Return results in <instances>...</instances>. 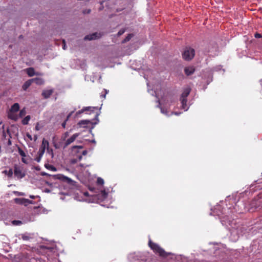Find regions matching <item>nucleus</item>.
<instances>
[{"instance_id": "obj_1", "label": "nucleus", "mask_w": 262, "mask_h": 262, "mask_svg": "<svg viewBox=\"0 0 262 262\" xmlns=\"http://www.w3.org/2000/svg\"><path fill=\"white\" fill-rule=\"evenodd\" d=\"M148 246L156 254H159V256L166 257L168 255V254L163 249L161 248L157 244L152 242L150 239L148 242Z\"/></svg>"}, {"instance_id": "obj_2", "label": "nucleus", "mask_w": 262, "mask_h": 262, "mask_svg": "<svg viewBox=\"0 0 262 262\" xmlns=\"http://www.w3.org/2000/svg\"><path fill=\"white\" fill-rule=\"evenodd\" d=\"M52 177L54 179L59 180L63 182L67 183L73 187H77V183L75 181L62 174H54L52 176Z\"/></svg>"}, {"instance_id": "obj_3", "label": "nucleus", "mask_w": 262, "mask_h": 262, "mask_svg": "<svg viewBox=\"0 0 262 262\" xmlns=\"http://www.w3.org/2000/svg\"><path fill=\"white\" fill-rule=\"evenodd\" d=\"M195 55V51L193 48L186 47L182 53L183 58L187 61L191 60Z\"/></svg>"}, {"instance_id": "obj_4", "label": "nucleus", "mask_w": 262, "mask_h": 262, "mask_svg": "<svg viewBox=\"0 0 262 262\" xmlns=\"http://www.w3.org/2000/svg\"><path fill=\"white\" fill-rule=\"evenodd\" d=\"M14 174L18 179H21L25 176V173L23 171L21 168L17 165L14 166Z\"/></svg>"}, {"instance_id": "obj_5", "label": "nucleus", "mask_w": 262, "mask_h": 262, "mask_svg": "<svg viewBox=\"0 0 262 262\" xmlns=\"http://www.w3.org/2000/svg\"><path fill=\"white\" fill-rule=\"evenodd\" d=\"M14 200L15 203L17 204L24 205L26 206L29 204H33L32 201L25 198H15Z\"/></svg>"}, {"instance_id": "obj_6", "label": "nucleus", "mask_w": 262, "mask_h": 262, "mask_svg": "<svg viewBox=\"0 0 262 262\" xmlns=\"http://www.w3.org/2000/svg\"><path fill=\"white\" fill-rule=\"evenodd\" d=\"M79 134L78 133H75L74 135H73L70 138L68 139L67 140H64V143L63 145V148H66L69 145L72 144L75 140L79 136Z\"/></svg>"}, {"instance_id": "obj_7", "label": "nucleus", "mask_w": 262, "mask_h": 262, "mask_svg": "<svg viewBox=\"0 0 262 262\" xmlns=\"http://www.w3.org/2000/svg\"><path fill=\"white\" fill-rule=\"evenodd\" d=\"M102 35L100 33L95 32L92 33V34L86 35L84 37V39L89 40L96 39L99 38Z\"/></svg>"}, {"instance_id": "obj_8", "label": "nucleus", "mask_w": 262, "mask_h": 262, "mask_svg": "<svg viewBox=\"0 0 262 262\" xmlns=\"http://www.w3.org/2000/svg\"><path fill=\"white\" fill-rule=\"evenodd\" d=\"M195 68L193 66L187 67L184 69V72L187 76H190L195 72Z\"/></svg>"}, {"instance_id": "obj_9", "label": "nucleus", "mask_w": 262, "mask_h": 262, "mask_svg": "<svg viewBox=\"0 0 262 262\" xmlns=\"http://www.w3.org/2000/svg\"><path fill=\"white\" fill-rule=\"evenodd\" d=\"M53 92V91L52 90H45L42 92V96L44 98L47 99L51 96Z\"/></svg>"}, {"instance_id": "obj_10", "label": "nucleus", "mask_w": 262, "mask_h": 262, "mask_svg": "<svg viewBox=\"0 0 262 262\" xmlns=\"http://www.w3.org/2000/svg\"><path fill=\"white\" fill-rule=\"evenodd\" d=\"M96 109V107H86L82 109L81 110L79 111L78 112L76 113L77 114H80L81 113H83L85 111H90L93 112L94 111V110Z\"/></svg>"}, {"instance_id": "obj_11", "label": "nucleus", "mask_w": 262, "mask_h": 262, "mask_svg": "<svg viewBox=\"0 0 262 262\" xmlns=\"http://www.w3.org/2000/svg\"><path fill=\"white\" fill-rule=\"evenodd\" d=\"M8 117L9 119L14 121H16L17 119V115L15 114V113L13 112H11L10 110L8 113Z\"/></svg>"}, {"instance_id": "obj_12", "label": "nucleus", "mask_w": 262, "mask_h": 262, "mask_svg": "<svg viewBox=\"0 0 262 262\" xmlns=\"http://www.w3.org/2000/svg\"><path fill=\"white\" fill-rule=\"evenodd\" d=\"M190 92V89L189 88L185 89L181 95V98L187 99V97L189 95Z\"/></svg>"}, {"instance_id": "obj_13", "label": "nucleus", "mask_w": 262, "mask_h": 262, "mask_svg": "<svg viewBox=\"0 0 262 262\" xmlns=\"http://www.w3.org/2000/svg\"><path fill=\"white\" fill-rule=\"evenodd\" d=\"M180 100L181 101L182 108L184 109L185 111H187L188 108V107L187 106V99L180 98Z\"/></svg>"}, {"instance_id": "obj_14", "label": "nucleus", "mask_w": 262, "mask_h": 262, "mask_svg": "<svg viewBox=\"0 0 262 262\" xmlns=\"http://www.w3.org/2000/svg\"><path fill=\"white\" fill-rule=\"evenodd\" d=\"M19 105L18 103H15L13 105H12L10 109V111L11 112H13L16 113L19 111Z\"/></svg>"}, {"instance_id": "obj_15", "label": "nucleus", "mask_w": 262, "mask_h": 262, "mask_svg": "<svg viewBox=\"0 0 262 262\" xmlns=\"http://www.w3.org/2000/svg\"><path fill=\"white\" fill-rule=\"evenodd\" d=\"M33 79H30L26 81L23 85V89L24 91H26L27 89L31 85Z\"/></svg>"}, {"instance_id": "obj_16", "label": "nucleus", "mask_w": 262, "mask_h": 262, "mask_svg": "<svg viewBox=\"0 0 262 262\" xmlns=\"http://www.w3.org/2000/svg\"><path fill=\"white\" fill-rule=\"evenodd\" d=\"M49 142L47 140L43 139L42 140L40 148L42 149L43 150H46V148L49 147Z\"/></svg>"}, {"instance_id": "obj_17", "label": "nucleus", "mask_w": 262, "mask_h": 262, "mask_svg": "<svg viewBox=\"0 0 262 262\" xmlns=\"http://www.w3.org/2000/svg\"><path fill=\"white\" fill-rule=\"evenodd\" d=\"M27 73L30 77H32L35 75L34 70L33 68H29L27 69Z\"/></svg>"}, {"instance_id": "obj_18", "label": "nucleus", "mask_w": 262, "mask_h": 262, "mask_svg": "<svg viewBox=\"0 0 262 262\" xmlns=\"http://www.w3.org/2000/svg\"><path fill=\"white\" fill-rule=\"evenodd\" d=\"M3 173L7 175L9 178H12L13 173V169L10 168L9 170H5L3 171Z\"/></svg>"}, {"instance_id": "obj_19", "label": "nucleus", "mask_w": 262, "mask_h": 262, "mask_svg": "<svg viewBox=\"0 0 262 262\" xmlns=\"http://www.w3.org/2000/svg\"><path fill=\"white\" fill-rule=\"evenodd\" d=\"M45 166L47 169H48L49 170H51L53 171H55L57 170L56 168L55 167H54L53 165H50L48 164H46L45 165Z\"/></svg>"}, {"instance_id": "obj_20", "label": "nucleus", "mask_w": 262, "mask_h": 262, "mask_svg": "<svg viewBox=\"0 0 262 262\" xmlns=\"http://www.w3.org/2000/svg\"><path fill=\"white\" fill-rule=\"evenodd\" d=\"M30 116L29 115L25 117L22 120L21 123L23 125H27L28 124L29 120H30Z\"/></svg>"}, {"instance_id": "obj_21", "label": "nucleus", "mask_w": 262, "mask_h": 262, "mask_svg": "<svg viewBox=\"0 0 262 262\" xmlns=\"http://www.w3.org/2000/svg\"><path fill=\"white\" fill-rule=\"evenodd\" d=\"M133 36V34H128L127 36L122 41V43H124L129 41Z\"/></svg>"}, {"instance_id": "obj_22", "label": "nucleus", "mask_w": 262, "mask_h": 262, "mask_svg": "<svg viewBox=\"0 0 262 262\" xmlns=\"http://www.w3.org/2000/svg\"><path fill=\"white\" fill-rule=\"evenodd\" d=\"M33 81H35V83L37 84L41 85L43 83V81L41 78H35L33 79Z\"/></svg>"}, {"instance_id": "obj_23", "label": "nucleus", "mask_w": 262, "mask_h": 262, "mask_svg": "<svg viewBox=\"0 0 262 262\" xmlns=\"http://www.w3.org/2000/svg\"><path fill=\"white\" fill-rule=\"evenodd\" d=\"M73 113V112H71L67 117L66 119L64 121V122L62 123L61 126L63 128H65L66 126V122L69 120L70 117L71 116L72 114Z\"/></svg>"}, {"instance_id": "obj_24", "label": "nucleus", "mask_w": 262, "mask_h": 262, "mask_svg": "<svg viewBox=\"0 0 262 262\" xmlns=\"http://www.w3.org/2000/svg\"><path fill=\"white\" fill-rule=\"evenodd\" d=\"M89 123H90V121L89 120H81L79 122L78 124L80 125H88Z\"/></svg>"}, {"instance_id": "obj_25", "label": "nucleus", "mask_w": 262, "mask_h": 262, "mask_svg": "<svg viewBox=\"0 0 262 262\" xmlns=\"http://www.w3.org/2000/svg\"><path fill=\"white\" fill-rule=\"evenodd\" d=\"M82 148H83L82 146H81V145H79V146L76 145V146H73L72 147V151H73V152H78V151H75V150L77 149H82Z\"/></svg>"}, {"instance_id": "obj_26", "label": "nucleus", "mask_w": 262, "mask_h": 262, "mask_svg": "<svg viewBox=\"0 0 262 262\" xmlns=\"http://www.w3.org/2000/svg\"><path fill=\"white\" fill-rule=\"evenodd\" d=\"M88 154V151L84 150L82 151V154L78 156V159L79 161H80L82 158V156H85Z\"/></svg>"}, {"instance_id": "obj_27", "label": "nucleus", "mask_w": 262, "mask_h": 262, "mask_svg": "<svg viewBox=\"0 0 262 262\" xmlns=\"http://www.w3.org/2000/svg\"><path fill=\"white\" fill-rule=\"evenodd\" d=\"M26 112L25 108L22 109L20 110L19 115L20 117H23L26 115Z\"/></svg>"}, {"instance_id": "obj_28", "label": "nucleus", "mask_w": 262, "mask_h": 262, "mask_svg": "<svg viewBox=\"0 0 262 262\" xmlns=\"http://www.w3.org/2000/svg\"><path fill=\"white\" fill-rule=\"evenodd\" d=\"M160 109H161V113L162 114H165V115H167V116L168 115V111L166 109H165L163 107H161Z\"/></svg>"}, {"instance_id": "obj_29", "label": "nucleus", "mask_w": 262, "mask_h": 262, "mask_svg": "<svg viewBox=\"0 0 262 262\" xmlns=\"http://www.w3.org/2000/svg\"><path fill=\"white\" fill-rule=\"evenodd\" d=\"M18 153L23 157L26 156L25 152L20 148H18Z\"/></svg>"}, {"instance_id": "obj_30", "label": "nucleus", "mask_w": 262, "mask_h": 262, "mask_svg": "<svg viewBox=\"0 0 262 262\" xmlns=\"http://www.w3.org/2000/svg\"><path fill=\"white\" fill-rule=\"evenodd\" d=\"M45 150H44V149L43 150L42 149L39 148V151L37 152V155L42 157V156L43 155V154L45 153Z\"/></svg>"}, {"instance_id": "obj_31", "label": "nucleus", "mask_w": 262, "mask_h": 262, "mask_svg": "<svg viewBox=\"0 0 262 262\" xmlns=\"http://www.w3.org/2000/svg\"><path fill=\"white\" fill-rule=\"evenodd\" d=\"M97 183L99 185H103L104 183V181L102 178H98L97 180Z\"/></svg>"}, {"instance_id": "obj_32", "label": "nucleus", "mask_w": 262, "mask_h": 262, "mask_svg": "<svg viewBox=\"0 0 262 262\" xmlns=\"http://www.w3.org/2000/svg\"><path fill=\"white\" fill-rule=\"evenodd\" d=\"M69 132H67L66 133H64L62 136V139L64 141L66 140V138H68V137L69 136Z\"/></svg>"}, {"instance_id": "obj_33", "label": "nucleus", "mask_w": 262, "mask_h": 262, "mask_svg": "<svg viewBox=\"0 0 262 262\" xmlns=\"http://www.w3.org/2000/svg\"><path fill=\"white\" fill-rule=\"evenodd\" d=\"M14 193L18 196H23L25 195V193L24 192H19L17 191H14Z\"/></svg>"}, {"instance_id": "obj_34", "label": "nucleus", "mask_w": 262, "mask_h": 262, "mask_svg": "<svg viewBox=\"0 0 262 262\" xmlns=\"http://www.w3.org/2000/svg\"><path fill=\"white\" fill-rule=\"evenodd\" d=\"M101 195L102 196L103 199H105L107 196V193L104 190L101 191Z\"/></svg>"}, {"instance_id": "obj_35", "label": "nucleus", "mask_w": 262, "mask_h": 262, "mask_svg": "<svg viewBox=\"0 0 262 262\" xmlns=\"http://www.w3.org/2000/svg\"><path fill=\"white\" fill-rule=\"evenodd\" d=\"M125 31V29H121L117 33V35L118 36H120L121 35H122Z\"/></svg>"}, {"instance_id": "obj_36", "label": "nucleus", "mask_w": 262, "mask_h": 262, "mask_svg": "<svg viewBox=\"0 0 262 262\" xmlns=\"http://www.w3.org/2000/svg\"><path fill=\"white\" fill-rule=\"evenodd\" d=\"M47 150L48 152L51 155L52 157H53L54 156V153L53 150L52 149H49V147L47 148Z\"/></svg>"}, {"instance_id": "obj_37", "label": "nucleus", "mask_w": 262, "mask_h": 262, "mask_svg": "<svg viewBox=\"0 0 262 262\" xmlns=\"http://www.w3.org/2000/svg\"><path fill=\"white\" fill-rule=\"evenodd\" d=\"M42 157L40 156H39L38 155V156L35 158V160L37 162H40V160H41V159Z\"/></svg>"}, {"instance_id": "obj_38", "label": "nucleus", "mask_w": 262, "mask_h": 262, "mask_svg": "<svg viewBox=\"0 0 262 262\" xmlns=\"http://www.w3.org/2000/svg\"><path fill=\"white\" fill-rule=\"evenodd\" d=\"M12 223L14 224V225H19L20 224H21V222L20 221H16V220H15V221H13Z\"/></svg>"}, {"instance_id": "obj_39", "label": "nucleus", "mask_w": 262, "mask_h": 262, "mask_svg": "<svg viewBox=\"0 0 262 262\" xmlns=\"http://www.w3.org/2000/svg\"><path fill=\"white\" fill-rule=\"evenodd\" d=\"M254 37L256 38H259L262 37V35L258 33H256L254 34Z\"/></svg>"}, {"instance_id": "obj_40", "label": "nucleus", "mask_w": 262, "mask_h": 262, "mask_svg": "<svg viewBox=\"0 0 262 262\" xmlns=\"http://www.w3.org/2000/svg\"><path fill=\"white\" fill-rule=\"evenodd\" d=\"M40 128L39 127V123H37L36 124V126H35V130L36 131H38L40 130Z\"/></svg>"}, {"instance_id": "obj_41", "label": "nucleus", "mask_w": 262, "mask_h": 262, "mask_svg": "<svg viewBox=\"0 0 262 262\" xmlns=\"http://www.w3.org/2000/svg\"><path fill=\"white\" fill-rule=\"evenodd\" d=\"M26 136L30 140L32 141L33 140L32 136L28 133L26 134Z\"/></svg>"}, {"instance_id": "obj_42", "label": "nucleus", "mask_w": 262, "mask_h": 262, "mask_svg": "<svg viewBox=\"0 0 262 262\" xmlns=\"http://www.w3.org/2000/svg\"><path fill=\"white\" fill-rule=\"evenodd\" d=\"M62 48L63 50L66 49V41L65 40H62Z\"/></svg>"}, {"instance_id": "obj_43", "label": "nucleus", "mask_w": 262, "mask_h": 262, "mask_svg": "<svg viewBox=\"0 0 262 262\" xmlns=\"http://www.w3.org/2000/svg\"><path fill=\"white\" fill-rule=\"evenodd\" d=\"M83 12L84 14L85 13L88 14V13H90L91 12V10L90 9L86 10L83 11Z\"/></svg>"}, {"instance_id": "obj_44", "label": "nucleus", "mask_w": 262, "mask_h": 262, "mask_svg": "<svg viewBox=\"0 0 262 262\" xmlns=\"http://www.w3.org/2000/svg\"><path fill=\"white\" fill-rule=\"evenodd\" d=\"M41 175L43 176H49V174L48 173H46L45 172H42L41 173Z\"/></svg>"}, {"instance_id": "obj_45", "label": "nucleus", "mask_w": 262, "mask_h": 262, "mask_svg": "<svg viewBox=\"0 0 262 262\" xmlns=\"http://www.w3.org/2000/svg\"><path fill=\"white\" fill-rule=\"evenodd\" d=\"M37 197V196L33 195H30L29 198L32 199H34Z\"/></svg>"}, {"instance_id": "obj_46", "label": "nucleus", "mask_w": 262, "mask_h": 262, "mask_svg": "<svg viewBox=\"0 0 262 262\" xmlns=\"http://www.w3.org/2000/svg\"><path fill=\"white\" fill-rule=\"evenodd\" d=\"M21 161L23 163H27L26 160L24 158H22Z\"/></svg>"}, {"instance_id": "obj_47", "label": "nucleus", "mask_w": 262, "mask_h": 262, "mask_svg": "<svg viewBox=\"0 0 262 262\" xmlns=\"http://www.w3.org/2000/svg\"><path fill=\"white\" fill-rule=\"evenodd\" d=\"M37 139V135H34V140L36 141Z\"/></svg>"}, {"instance_id": "obj_48", "label": "nucleus", "mask_w": 262, "mask_h": 262, "mask_svg": "<svg viewBox=\"0 0 262 262\" xmlns=\"http://www.w3.org/2000/svg\"><path fill=\"white\" fill-rule=\"evenodd\" d=\"M104 91H105V94L104 95H103V98H105V95H106V94H107V92H108V91H107L106 90H104Z\"/></svg>"}, {"instance_id": "obj_49", "label": "nucleus", "mask_w": 262, "mask_h": 262, "mask_svg": "<svg viewBox=\"0 0 262 262\" xmlns=\"http://www.w3.org/2000/svg\"><path fill=\"white\" fill-rule=\"evenodd\" d=\"M76 162H77V160H73L72 162H73V163H76Z\"/></svg>"}, {"instance_id": "obj_50", "label": "nucleus", "mask_w": 262, "mask_h": 262, "mask_svg": "<svg viewBox=\"0 0 262 262\" xmlns=\"http://www.w3.org/2000/svg\"><path fill=\"white\" fill-rule=\"evenodd\" d=\"M91 142L92 143H96V142H95V141L94 140H92Z\"/></svg>"}, {"instance_id": "obj_51", "label": "nucleus", "mask_w": 262, "mask_h": 262, "mask_svg": "<svg viewBox=\"0 0 262 262\" xmlns=\"http://www.w3.org/2000/svg\"><path fill=\"white\" fill-rule=\"evenodd\" d=\"M98 114L97 113V114H96L95 116H96V117H97H97H98Z\"/></svg>"}]
</instances>
